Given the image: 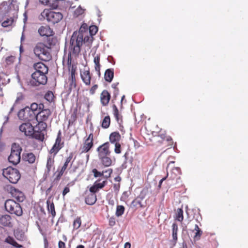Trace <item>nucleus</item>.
Segmentation results:
<instances>
[{"mask_svg":"<svg viewBox=\"0 0 248 248\" xmlns=\"http://www.w3.org/2000/svg\"><path fill=\"white\" fill-rule=\"evenodd\" d=\"M109 224L111 226H113L115 224V219L114 217H111L109 218Z\"/></svg>","mask_w":248,"mask_h":248,"instance_id":"56","label":"nucleus"},{"mask_svg":"<svg viewBox=\"0 0 248 248\" xmlns=\"http://www.w3.org/2000/svg\"><path fill=\"white\" fill-rule=\"evenodd\" d=\"M33 67L35 70V72L42 74H47L48 73V68L47 66L42 62L34 63Z\"/></svg>","mask_w":248,"mask_h":248,"instance_id":"14","label":"nucleus"},{"mask_svg":"<svg viewBox=\"0 0 248 248\" xmlns=\"http://www.w3.org/2000/svg\"><path fill=\"white\" fill-rule=\"evenodd\" d=\"M109 143L107 142L99 146L97 149L98 153V157L103 156L110 155V152L109 150Z\"/></svg>","mask_w":248,"mask_h":248,"instance_id":"12","label":"nucleus"},{"mask_svg":"<svg viewBox=\"0 0 248 248\" xmlns=\"http://www.w3.org/2000/svg\"><path fill=\"white\" fill-rule=\"evenodd\" d=\"M114 188H115V189L116 190H118L119 188V185H116V184H114Z\"/></svg>","mask_w":248,"mask_h":248,"instance_id":"62","label":"nucleus"},{"mask_svg":"<svg viewBox=\"0 0 248 248\" xmlns=\"http://www.w3.org/2000/svg\"><path fill=\"white\" fill-rule=\"evenodd\" d=\"M114 152L116 154L121 153V145L119 143L116 142L115 143Z\"/></svg>","mask_w":248,"mask_h":248,"instance_id":"48","label":"nucleus"},{"mask_svg":"<svg viewBox=\"0 0 248 248\" xmlns=\"http://www.w3.org/2000/svg\"><path fill=\"white\" fill-rule=\"evenodd\" d=\"M24 159L30 163H33L35 160V156L32 153H28L25 155Z\"/></svg>","mask_w":248,"mask_h":248,"instance_id":"32","label":"nucleus"},{"mask_svg":"<svg viewBox=\"0 0 248 248\" xmlns=\"http://www.w3.org/2000/svg\"><path fill=\"white\" fill-rule=\"evenodd\" d=\"M2 174L10 182L16 184L20 178L19 171L12 167H8L3 170Z\"/></svg>","mask_w":248,"mask_h":248,"instance_id":"5","label":"nucleus"},{"mask_svg":"<svg viewBox=\"0 0 248 248\" xmlns=\"http://www.w3.org/2000/svg\"><path fill=\"white\" fill-rule=\"evenodd\" d=\"M39 1L43 4L49 5L50 6H51L52 4L51 0H39Z\"/></svg>","mask_w":248,"mask_h":248,"instance_id":"54","label":"nucleus"},{"mask_svg":"<svg viewBox=\"0 0 248 248\" xmlns=\"http://www.w3.org/2000/svg\"><path fill=\"white\" fill-rule=\"evenodd\" d=\"M93 175L95 177L104 176V171L102 172L98 171L96 169H94L92 170Z\"/></svg>","mask_w":248,"mask_h":248,"instance_id":"45","label":"nucleus"},{"mask_svg":"<svg viewBox=\"0 0 248 248\" xmlns=\"http://www.w3.org/2000/svg\"><path fill=\"white\" fill-rule=\"evenodd\" d=\"M113 114L114 115V117L118 122V123H120L122 122V120L121 118V116L119 114V111L118 109L115 105H114L113 106Z\"/></svg>","mask_w":248,"mask_h":248,"instance_id":"31","label":"nucleus"},{"mask_svg":"<svg viewBox=\"0 0 248 248\" xmlns=\"http://www.w3.org/2000/svg\"><path fill=\"white\" fill-rule=\"evenodd\" d=\"M70 191L69 188L68 187H65L62 192V195L64 196L67 193H68Z\"/></svg>","mask_w":248,"mask_h":248,"instance_id":"57","label":"nucleus"},{"mask_svg":"<svg viewBox=\"0 0 248 248\" xmlns=\"http://www.w3.org/2000/svg\"><path fill=\"white\" fill-rule=\"evenodd\" d=\"M81 220L80 217H77L73 222V227L75 229L79 228L81 225Z\"/></svg>","mask_w":248,"mask_h":248,"instance_id":"42","label":"nucleus"},{"mask_svg":"<svg viewBox=\"0 0 248 248\" xmlns=\"http://www.w3.org/2000/svg\"><path fill=\"white\" fill-rule=\"evenodd\" d=\"M46 74H42L38 72H34L31 75L32 79L36 82L35 85L40 84L45 85L47 81V78L46 76Z\"/></svg>","mask_w":248,"mask_h":248,"instance_id":"9","label":"nucleus"},{"mask_svg":"<svg viewBox=\"0 0 248 248\" xmlns=\"http://www.w3.org/2000/svg\"><path fill=\"white\" fill-rule=\"evenodd\" d=\"M14 236L17 240L19 241H23L25 239L24 232L19 229L14 231Z\"/></svg>","mask_w":248,"mask_h":248,"instance_id":"28","label":"nucleus"},{"mask_svg":"<svg viewBox=\"0 0 248 248\" xmlns=\"http://www.w3.org/2000/svg\"><path fill=\"white\" fill-rule=\"evenodd\" d=\"M183 211L181 208H178L177 210L176 219L179 221H182L183 220Z\"/></svg>","mask_w":248,"mask_h":248,"instance_id":"35","label":"nucleus"},{"mask_svg":"<svg viewBox=\"0 0 248 248\" xmlns=\"http://www.w3.org/2000/svg\"><path fill=\"white\" fill-rule=\"evenodd\" d=\"M110 117L108 116H106L102 121V126L105 128H108L110 125Z\"/></svg>","mask_w":248,"mask_h":248,"instance_id":"34","label":"nucleus"},{"mask_svg":"<svg viewBox=\"0 0 248 248\" xmlns=\"http://www.w3.org/2000/svg\"><path fill=\"white\" fill-rule=\"evenodd\" d=\"M84 9H82L80 6L75 11L74 15V16L78 17L84 13Z\"/></svg>","mask_w":248,"mask_h":248,"instance_id":"41","label":"nucleus"},{"mask_svg":"<svg viewBox=\"0 0 248 248\" xmlns=\"http://www.w3.org/2000/svg\"><path fill=\"white\" fill-rule=\"evenodd\" d=\"M172 238L173 240L176 241L177 240V232H178V226L176 223H173L172 225Z\"/></svg>","mask_w":248,"mask_h":248,"instance_id":"33","label":"nucleus"},{"mask_svg":"<svg viewBox=\"0 0 248 248\" xmlns=\"http://www.w3.org/2000/svg\"><path fill=\"white\" fill-rule=\"evenodd\" d=\"M145 195L144 191H141L140 195L132 201L131 205L134 207L144 208L146 205V202L144 200Z\"/></svg>","mask_w":248,"mask_h":248,"instance_id":"8","label":"nucleus"},{"mask_svg":"<svg viewBox=\"0 0 248 248\" xmlns=\"http://www.w3.org/2000/svg\"><path fill=\"white\" fill-rule=\"evenodd\" d=\"M46 204L47 206V210L49 212H50L53 216H54L56 214L55 211L54 205L53 202H51L49 199L46 201Z\"/></svg>","mask_w":248,"mask_h":248,"instance_id":"30","label":"nucleus"},{"mask_svg":"<svg viewBox=\"0 0 248 248\" xmlns=\"http://www.w3.org/2000/svg\"><path fill=\"white\" fill-rule=\"evenodd\" d=\"M115 180L117 182H120L121 181V178L119 176H117L115 178Z\"/></svg>","mask_w":248,"mask_h":248,"instance_id":"64","label":"nucleus"},{"mask_svg":"<svg viewBox=\"0 0 248 248\" xmlns=\"http://www.w3.org/2000/svg\"><path fill=\"white\" fill-rule=\"evenodd\" d=\"M88 25L83 24L78 31H75L73 33L70 41L69 48L68 64H71L72 56H77L80 51V47L83 44V37L85 32L87 30Z\"/></svg>","mask_w":248,"mask_h":248,"instance_id":"1","label":"nucleus"},{"mask_svg":"<svg viewBox=\"0 0 248 248\" xmlns=\"http://www.w3.org/2000/svg\"><path fill=\"white\" fill-rule=\"evenodd\" d=\"M50 48L42 43H37L33 48V52L40 60L48 62L51 59Z\"/></svg>","mask_w":248,"mask_h":248,"instance_id":"2","label":"nucleus"},{"mask_svg":"<svg viewBox=\"0 0 248 248\" xmlns=\"http://www.w3.org/2000/svg\"><path fill=\"white\" fill-rule=\"evenodd\" d=\"M180 248H187L186 244L185 242H183Z\"/></svg>","mask_w":248,"mask_h":248,"instance_id":"61","label":"nucleus"},{"mask_svg":"<svg viewBox=\"0 0 248 248\" xmlns=\"http://www.w3.org/2000/svg\"><path fill=\"white\" fill-rule=\"evenodd\" d=\"M180 169L178 167H175L172 169L170 174V177L172 179H174L176 176L180 173Z\"/></svg>","mask_w":248,"mask_h":248,"instance_id":"38","label":"nucleus"},{"mask_svg":"<svg viewBox=\"0 0 248 248\" xmlns=\"http://www.w3.org/2000/svg\"><path fill=\"white\" fill-rule=\"evenodd\" d=\"M107 183V181L106 180L103 181L101 183H98L97 182H95V185L97 187L98 189L103 188Z\"/></svg>","mask_w":248,"mask_h":248,"instance_id":"46","label":"nucleus"},{"mask_svg":"<svg viewBox=\"0 0 248 248\" xmlns=\"http://www.w3.org/2000/svg\"><path fill=\"white\" fill-rule=\"evenodd\" d=\"M97 87H98V86L97 85H93L92 88L91 89H90V93L91 94H93L94 93H95V91H96V90L97 89Z\"/></svg>","mask_w":248,"mask_h":248,"instance_id":"55","label":"nucleus"},{"mask_svg":"<svg viewBox=\"0 0 248 248\" xmlns=\"http://www.w3.org/2000/svg\"><path fill=\"white\" fill-rule=\"evenodd\" d=\"M17 115L19 119L25 121L35 120V114L29 108V107H26L20 110Z\"/></svg>","mask_w":248,"mask_h":248,"instance_id":"7","label":"nucleus"},{"mask_svg":"<svg viewBox=\"0 0 248 248\" xmlns=\"http://www.w3.org/2000/svg\"><path fill=\"white\" fill-rule=\"evenodd\" d=\"M11 217L8 215H4L0 217V223L5 227H12Z\"/></svg>","mask_w":248,"mask_h":248,"instance_id":"16","label":"nucleus"},{"mask_svg":"<svg viewBox=\"0 0 248 248\" xmlns=\"http://www.w3.org/2000/svg\"><path fill=\"white\" fill-rule=\"evenodd\" d=\"M39 34L42 36H49L52 35V31L48 26H41L38 30Z\"/></svg>","mask_w":248,"mask_h":248,"instance_id":"18","label":"nucleus"},{"mask_svg":"<svg viewBox=\"0 0 248 248\" xmlns=\"http://www.w3.org/2000/svg\"><path fill=\"white\" fill-rule=\"evenodd\" d=\"M54 97V95L52 92L49 91L47 92L45 95V98L46 100H47L49 102L52 101Z\"/></svg>","mask_w":248,"mask_h":248,"instance_id":"44","label":"nucleus"},{"mask_svg":"<svg viewBox=\"0 0 248 248\" xmlns=\"http://www.w3.org/2000/svg\"><path fill=\"white\" fill-rule=\"evenodd\" d=\"M23 98L24 96L23 94L21 93H18L15 101V104L20 102L21 101L23 100Z\"/></svg>","mask_w":248,"mask_h":248,"instance_id":"49","label":"nucleus"},{"mask_svg":"<svg viewBox=\"0 0 248 248\" xmlns=\"http://www.w3.org/2000/svg\"><path fill=\"white\" fill-rule=\"evenodd\" d=\"M98 189L97 187L94 184L93 186H91L90 188V191L91 193L95 194L96 192L98 191Z\"/></svg>","mask_w":248,"mask_h":248,"instance_id":"53","label":"nucleus"},{"mask_svg":"<svg viewBox=\"0 0 248 248\" xmlns=\"http://www.w3.org/2000/svg\"><path fill=\"white\" fill-rule=\"evenodd\" d=\"M101 160L102 164L105 167H108L111 165L112 160L109 157V155L103 156L99 157Z\"/></svg>","mask_w":248,"mask_h":248,"instance_id":"27","label":"nucleus"},{"mask_svg":"<svg viewBox=\"0 0 248 248\" xmlns=\"http://www.w3.org/2000/svg\"><path fill=\"white\" fill-rule=\"evenodd\" d=\"M61 139L60 136H58L55 143L53 145L52 148L50 149L49 153L50 154H53L52 155L55 156L59 151L62 148V146L61 144Z\"/></svg>","mask_w":248,"mask_h":248,"instance_id":"15","label":"nucleus"},{"mask_svg":"<svg viewBox=\"0 0 248 248\" xmlns=\"http://www.w3.org/2000/svg\"><path fill=\"white\" fill-rule=\"evenodd\" d=\"M63 16L60 12H55L49 9H45L39 16L40 20H46L47 21L54 24L60 22Z\"/></svg>","mask_w":248,"mask_h":248,"instance_id":"3","label":"nucleus"},{"mask_svg":"<svg viewBox=\"0 0 248 248\" xmlns=\"http://www.w3.org/2000/svg\"><path fill=\"white\" fill-rule=\"evenodd\" d=\"M51 114L49 109H42L35 115V120L39 123L46 121Z\"/></svg>","mask_w":248,"mask_h":248,"instance_id":"11","label":"nucleus"},{"mask_svg":"<svg viewBox=\"0 0 248 248\" xmlns=\"http://www.w3.org/2000/svg\"><path fill=\"white\" fill-rule=\"evenodd\" d=\"M194 230H195L196 232L198 231V230H201L199 228V226L198 225L196 224L195 225V228H194Z\"/></svg>","mask_w":248,"mask_h":248,"instance_id":"63","label":"nucleus"},{"mask_svg":"<svg viewBox=\"0 0 248 248\" xmlns=\"http://www.w3.org/2000/svg\"><path fill=\"white\" fill-rule=\"evenodd\" d=\"M93 135L92 134H90L85 140L83 147L80 149L81 153H87L90 150L93 145Z\"/></svg>","mask_w":248,"mask_h":248,"instance_id":"13","label":"nucleus"},{"mask_svg":"<svg viewBox=\"0 0 248 248\" xmlns=\"http://www.w3.org/2000/svg\"><path fill=\"white\" fill-rule=\"evenodd\" d=\"M93 41V36L90 35V36H85L84 35L83 37V42L86 43L88 46H90Z\"/></svg>","mask_w":248,"mask_h":248,"instance_id":"36","label":"nucleus"},{"mask_svg":"<svg viewBox=\"0 0 248 248\" xmlns=\"http://www.w3.org/2000/svg\"><path fill=\"white\" fill-rule=\"evenodd\" d=\"M59 248H65V243L62 241H60L58 244Z\"/></svg>","mask_w":248,"mask_h":248,"instance_id":"58","label":"nucleus"},{"mask_svg":"<svg viewBox=\"0 0 248 248\" xmlns=\"http://www.w3.org/2000/svg\"><path fill=\"white\" fill-rule=\"evenodd\" d=\"M73 157V153H71L68 157L66 159L65 162L64 163L63 166L62 167L61 170L59 173V174L57 176V180H59L61 177V176L63 174L64 171L66 170V169L67 168L68 165L69 163L71 161L72 158Z\"/></svg>","mask_w":248,"mask_h":248,"instance_id":"17","label":"nucleus"},{"mask_svg":"<svg viewBox=\"0 0 248 248\" xmlns=\"http://www.w3.org/2000/svg\"><path fill=\"white\" fill-rule=\"evenodd\" d=\"M22 148L18 144L14 143L12 145L11 154L8 157L9 162L13 165L17 164L20 160Z\"/></svg>","mask_w":248,"mask_h":248,"instance_id":"6","label":"nucleus"},{"mask_svg":"<svg viewBox=\"0 0 248 248\" xmlns=\"http://www.w3.org/2000/svg\"><path fill=\"white\" fill-rule=\"evenodd\" d=\"M112 172V170L111 169H108L105 171H104V177L106 178H108L109 177L111 173Z\"/></svg>","mask_w":248,"mask_h":248,"instance_id":"47","label":"nucleus"},{"mask_svg":"<svg viewBox=\"0 0 248 248\" xmlns=\"http://www.w3.org/2000/svg\"><path fill=\"white\" fill-rule=\"evenodd\" d=\"M110 95L106 90H104L100 96L101 102L103 106H106L108 104L110 100Z\"/></svg>","mask_w":248,"mask_h":248,"instance_id":"20","label":"nucleus"},{"mask_svg":"<svg viewBox=\"0 0 248 248\" xmlns=\"http://www.w3.org/2000/svg\"><path fill=\"white\" fill-rule=\"evenodd\" d=\"M118 85V83H113L112 84L111 86L112 87L115 89L116 90V93L117 94L118 93V89L117 88V86Z\"/></svg>","mask_w":248,"mask_h":248,"instance_id":"59","label":"nucleus"},{"mask_svg":"<svg viewBox=\"0 0 248 248\" xmlns=\"http://www.w3.org/2000/svg\"><path fill=\"white\" fill-rule=\"evenodd\" d=\"M5 208L8 212L17 216H21L23 213L20 204L13 200L9 199L5 201Z\"/></svg>","mask_w":248,"mask_h":248,"instance_id":"4","label":"nucleus"},{"mask_svg":"<svg viewBox=\"0 0 248 248\" xmlns=\"http://www.w3.org/2000/svg\"><path fill=\"white\" fill-rule=\"evenodd\" d=\"M69 90L71 92L72 90H74L76 87V81L74 80H69Z\"/></svg>","mask_w":248,"mask_h":248,"instance_id":"50","label":"nucleus"},{"mask_svg":"<svg viewBox=\"0 0 248 248\" xmlns=\"http://www.w3.org/2000/svg\"><path fill=\"white\" fill-rule=\"evenodd\" d=\"M93 62L95 64V70H98L99 68H100V56L99 55H97L94 57Z\"/></svg>","mask_w":248,"mask_h":248,"instance_id":"39","label":"nucleus"},{"mask_svg":"<svg viewBox=\"0 0 248 248\" xmlns=\"http://www.w3.org/2000/svg\"><path fill=\"white\" fill-rule=\"evenodd\" d=\"M12 194L15 199L19 202H22L25 200V197L24 194L23 192L18 190L15 189L14 192H13Z\"/></svg>","mask_w":248,"mask_h":248,"instance_id":"21","label":"nucleus"},{"mask_svg":"<svg viewBox=\"0 0 248 248\" xmlns=\"http://www.w3.org/2000/svg\"><path fill=\"white\" fill-rule=\"evenodd\" d=\"M14 21V19L13 18H10L6 20H4L1 24V25L3 27H7L11 25Z\"/></svg>","mask_w":248,"mask_h":248,"instance_id":"40","label":"nucleus"},{"mask_svg":"<svg viewBox=\"0 0 248 248\" xmlns=\"http://www.w3.org/2000/svg\"><path fill=\"white\" fill-rule=\"evenodd\" d=\"M120 138V135L118 132H114L112 133L109 136V140L111 143H115L119 141Z\"/></svg>","mask_w":248,"mask_h":248,"instance_id":"29","label":"nucleus"},{"mask_svg":"<svg viewBox=\"0 0 248 248\" xmlns=\"http://www.w3.org/2000/svg\"><path fill=\"white\" fill-rule=\"evenodd\" d=\"M19 130L27 136H32L34 132V128L30 123H25L21 124L19 126Z\"/></svg>","mask_w":248,"mask_h":248,"instance_id":"10","label":"nucleus"},{"mask_svg":"<svg viewBox=\"0 0 248 248\" xmlns=\"http://www.w3.org/2000/svg\"><path fill=\"white\" fill-rule=\"evenodd\" d=\"M5 242L12 245L13 246L17 248H21L22 247V246L21 245L18 244L11 236H8L6 237V238L5 240Z\"/></svg>","mask_w":248,"mask_h":248,"instance_id":"26","label":"nucleus"},{"mask_svg":"<svg viewBox=\"0 0 248 248\" xmlns=\"http://www.w3.org/2000/svg\"><path fill=\"white\" fill-rule=\"evenodd\" d=\"M124 207L123 205H118L116 208V216L117 217L121 216L124 213Z\"/></svg>","mask_w":248,"mask_h":248,"instance_id":"37","label":"nucleus"},{"mask_svg":"<svg viewBox=\"0 0 248 248\" xmlns=\"http://www.w3.org/2000/svg\"><path fill=\"white\" fill-rule=\"evenodd\" d=\"M54 157V155H49L48 156L46 165V173H48L50 172L52 167L53 166Z\"/></svg>","mask_w":248,"mask_h":248,"instance_id":"24","label":"nucleus"},{"mask_svg":"<svg viewBox=\"0 0 248 248\" xmlns=\"http://www.w3.org/2000/svg\"><path fill=\"white\" fill-rule=\"evenodd\" d=\"M202 233V232L201 230H198V231L196 232L195 233V234L194 235L195 240H199Z\"/></svg>","mask_w":248,"mask_h":248,"instance_id":"52","label":"nucleus"},{"mask_svg":"<svg viewBox=\"0 0 248 248\" xmlns=\"http://www.w3.org/2000/svg\"><path fill=\"white\" fill-rule=\"evenodd\" d=\"M96 201V197L95 194H89L85 199V202L88 205H93Z\"/></svg>","mask_w":248,"mask_h":248,"instance_id":"25","label":"nucleus"},{"mask_svg":"<svg viewBox=\"0 0 248 248\" xmlns=\"http://www.w3.org/2000/svg\"><path fill=\"white\" fill-rule=\"evenodd\" d=\"M114 77L113 69H108L106 70L104 74V78L106 81L111 82Z\"/></svg>","mask_w":248,"mask_h":248,"instance_id":"23","label":"nucleus"},{"mask_svg":"<svg viewBox=\"0 0 248 248\" xmlns=\"http://www.w3.org/2000/svg\"><path fill=\"white\" fill-rule=\"evenodd\" d=\"M90 35L93 36L95 35L97 32L98 29L96 26L93 25L91 26L89 29Z\"/></svg>","mask_w":248,"mask_h":248,"instance_id":"43","label":"nucleus"},{"mask_svg":"<svg viewBox=\"0 0 248 248\" xmlns=\"http://www.w3.org/2000/svg\"><path fill=\"white\" fill-rule=\"evenodd\" d=\"M81 79L86 85H90L91 84V76L89 70H84L80 74Z\"/></svg>","mask_w":248,"mask_h":248,"instance_id":"19","label":"nucleus"},{"mask_svg":"<svg viewBox=\"0 0 248 248\" xmlns=\"http://www.w3.org/2000/svg\"><path fill=\"white\" fill-rule=\"evenodd\" d=\"M131 244L129 242H126L124 245V248H130Z\"/></svg>","mask_w":248,"mask_h":248,"instance_id":"60","label":"nucleus"},{"mask_svg":"<svg viewBox=\"0 0 248 248\" xmlns=\"http://www.w3.org/2000/svg\"><path fill=\"white\" fill-rule=\"evenodd\" d=\"M75 74V69H74L73 68V66H72L71 71V77H70L69 80L76 81Z\"/></svg>","mask_w":248,"mask_h":248,"instance_id":"51","label":"nucleus"},{"mask_svg":"<svg viewBox=\"0 0 248 248\" xmlns=\"http://www.w3.org/2000/svg\"><path fill=\"white\" fill-rule=\"evenodd\" d=\"M44 108V106L43 104L40 103L38 104L35 103H33L31 104V107H29V108L32 110L33 112L35 114V115L37 114V113L42 109H43Z\"/></svg>","mask_w":248,"mask_h":248,"instance_id":"22","label":"nucleus"}]
</instances>
